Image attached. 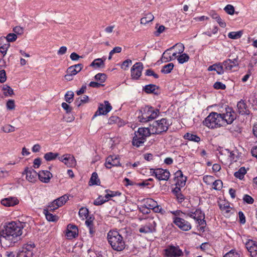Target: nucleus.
<instances>
[{"label":"nucleus","mask_w":257,"mask_h":257,"mask_svg":"<svg viewBox=\"0 0 257 257\" xmlns=\"http://www.w3.org/2000/svg\"><path fill=\"white\" fill-rule=\"evenodd\" d=\"M225 12L230 15H232L234 13V8L231 5H227L224 8Z\"/></svg>","instance_id":"nucleus-51"},{"label":"nucleus","mask_w":257,"mask_h":257,"mask_svg":"<svg viewBox=\"0 0 257 257\" xmlns=\"http://www.w3.org/2000/svg\"><path fill=\"white\" fill-rule=\"evenodd\" d=\"M5 38L0 39V52H1L4 56L6 54L8 49L10 46V44L8 43L4 44L3 41H5Z\"/></svg>","instance_id":"nucleus-36"},{"label":"nucleus","mask_w":257,"mask_h":257,"mask_svg":"<svg viewBox=\"0 0 257 257\" xmlns=\"http://www.w3.org/2000/svg\"><path fill=\"white\" fill-rule=\"evenodd\" d=\"M187 215L195 219L200 225H206L205 214L199 208L188 212Z\"/></svg>","instance_id":"nucleus-9"},{"label":"nucleus","mask_w":257,"mask_h":257,"mask_svg":"<svg viewBox=\"0 0 257 257\" xmlns=\"http://www.w3.org/2000/svg\"><path fill=\"white\" fill-rule=\"evenodd\" d=\"M89 98L87 95H84L82 97H79L75 101V104L78 107H79L82 103H85L88 102Z\"/></svg>","instance_id":"nucleus-41"},{"label":"nucleus","mask_w":257,"mask_h":257,"mask_svg":"<svg viewBox=\"0 0 257 257\" xmlns=\"http://www.w3.org/2000/svg\"><path fill=\"white\" fill-rule=\"evenodd\" d=\"M23 174H26L27 180L32 183L37 180V177L38 176V173L34 169L28 167L25 168Z\"/></svg>","instance_id":"nucleus-19"},{"label":"nucleus","mask_w":257,"mask_h":257,"mask_svg":"<svg viewBox=\"0 0 257 257\" xmlns=\"http://www.w3.org/2000/svg\"><path fill=\"white\" fill-rule=\"evenodd\" d=\"M66 236L68 239H73L76 237L78 235V229L76 225L69 224L67 225L65 233Z\"/></svg>","instance_id":"nucleus-20"},{"label":"nucleus","mask_w":257,"mask_h":257,"mask_svg":"<svg viewBox=\"0 0 257 257\" xmlns=\"http://www.w3.org/2000/svg\"><path fill=\"white\" fill-rule=\"evenodd\" d=\"M208 71H215L218 74L221 75L224 73V70L222 63H216L209 66L207 69Z\"/></svg>","instance_id":"nucleus-24"},{"label":"nucleus","mask_w":257,"mask_h":257,"mask_svg":"<svg viewBox=\"0 0 257 257\" xmlns=\"http://www.w3.org/2000/svg\"><path fill=\"white\" fill-rule=\"evenodd\" d=\"M74 93L72 91H68L64 96L65 100L68 103H71L73 100Z\"/></svg>","instance_id":"nucleus-43"},{"label":"nucleus","mask_w":257,"mask_h":257,"mask_svg":"<svg viewBox=\"0 0 257 257\" xmlns=\"http://www.w3.org/2000/svg\"><path fill=\"white\" fill-rule=\"evenodd\" d=\"M3 90L4 91V93L6 96H11L14 94L13 89L8 85H5L3 88Z\"/></svg>","instance_id":"nucleus-48"},{"label":"nucleus","mask_w":257,"mask_h":257,"mask_svg":"<svg viewBox=\"0 0 257 257\" xmlns=\"http://www.w3.org/2000/svg\"><path fill=\"white\" fill-rule=\"evenodd\" d=\"M213 189L215 190H220L223 186V183L220 180L213 181L212 183Z\"/></svg>","instance_id":"nucleus-44"},{"label":"nucleus","mask_w":257,"mask_h":257,"mask_svg":"<svg viewBox=\"0 0 257 257\" xmlns=\"http://www.w3.org/2000/svg\"><path fill=\"white\" fill-rule=\"evenodd\" d=\"M68 199L69 197L66 195H64L54 200V203L57 207H60L63 205Z\"/></svg>","instance_id":"nucleus-28"},{"label":"nucleus","mask_w":257,"mask_h":257,"mask_svg":"<svg viewBox=\"0 0 257 257\" xmlns=\"http://www.w3.org/2000/svg\"><path fill=\"white\" fill-rule=\"evenodd\" d=\"M19 203V200L16 197H8L1 200V204L7 207L14 206Z\"/></svg>","instance_id":"nucleus-23"},{"label":"nucleus","mask_w":257,"mask_h":257,"mask_svg":"<svg viewBox=\"0 0 257 257\" xmlns=\"http://www.w3.org/2000/svg\"><path fill=\"white\" fill-rule=\"evenodd\" d=\"M189 56L187 54L184 53L178 56L177 60L179 63L183 64L185 62H187L189 60Z\"/></svg>","instance_id":"nucleus-47"},{"label":"nucleus","mask_w":257,"mask_h":257,"mask_svg":"<svg viewBox=\"0 0 257 257\" xmlns=\"http://www.w3.org/2000/svg\"><path fill=\"white\" fill-rule=\"evenodd\" d=\"M166 254L168 257H179L183 255L182 251L179 246H169L165 249Z\"/></svg>","instance_id":"nucleus-14"},{"label":"nucleus","mask_w":257,"mask_h":257,"mask_svg":"<svg viewBox=\"0 0 257 257\" xmlns=\"http://www.w3.org/2000/svg\"><path fill=\"white\" fill-rule=\"evenodd\" d=\"M157 202L151 198H148L146 199L145 201V203L142 208H145V209H153L154 207L156 206L157 204Z\"/></svg>","instance_id":"nucleus-30"},{"label":"nucleus","mask_w":257,"mask_h":257,"mask_svg":"<svg viewBox=\"0 0 257 257\" xmlns=\"http://www.w3.org/2000/svg\"><path fill=\"white\" fill-rule=\"evenodd\" d=\"M58 153L48 152L44 155V158L47 161H51L55 160L56 158L58 157Z\"/></svg>","instance_id":"nucleus-38"},{"label":"nucleus","mask_w":257,"mask_h":257,"mask_svg":"<svg viewBox=\"0 0 257 257\" xmlns=\"http://www.w3.org/2000/svg\"><path fill=\"white\" fill-rule=\"evenodd\" d=\"M111 109L112 106L110 104L108 101L105 100L104 101V104H100L93 117L97 115L106 114Z\"/></svg>","instance_id":"nucleus-13"},{"label":"nucleus","mask_w":257,"mask_h":257,"mask_svg":"<svg viewBox=\"0 0 257 257\" xmlns=\"http://www.w3.org/2000/svg\"><path fill=\"white\" fill-rule=\"evenodd\" d=\"M2 130L5 133H8L14 132L15 131V129L14 126L10 124H6L3 127Z\"/></svg>","instance_id":"nucleus-53"},{"label":"nucleus","mask_w":257,"mask_h":257,"mask_svg":"<svg viewBox=\"0 0 257 257\" xmlns=\"http://www.w3.org/2000/svg\"><path fill=\"white\" fill-rule=\"evenodd\" d=\"M152 133L150 127H140L135 133L133 137L132 144L137 147L143 146L146 141V138L149 137Z\"/></svg>","instance_id":"nucleus-3"},{"label":"nucleus","mask_w":257,"mask_h":257,"mask_svg":"<svg viewBox=\"0 0 257 257\" xmlns=\"http://www.w3.org/2000/svg\"><path fill=\"white\" fill-rule=\"evenodd\" d=\"M174 66V65L172 63H169L167 65H164L162 67L161 71L162 73L164 74L170 73L173 70Z\"/></svg>","instance_id":"nucleus-39"},{"label":"nucleus","mask_w":257,"mask_h":257,"mask_svg":"<svg viewBox=\"0 0 257 257\" xmlns=\"http://www.w3.org/2000/svg\"><path fill=\"white\" fill-rule=\"evenodd\" d=\"M100 183V180L98 178V175L96 172H93L89 181L90 185H98Z\"/></svg>","instance_id":"nucleus-35"},{"label":"nucleus","mask_w":257,"mask_h":257,"mask_svg":"<svg viewBox=\"0 0 257 257\" xmlns=\"http://www.w3.org/2000/svg\"><path fill=\"white\" fill-rule=\"evenodd\" d=\"M58 159L64 163L68 167H73L76 164L75 158L70 154H65L61 157H59Z\"/></svg>","instance_id":"nucleus-16"},{"label":"nucleus","mask_w":257,"mask_h":257,"mask_svg":"<svg viewBox=\"0 0 257 257\" xmlns=\"http://www.w3.org/2000/svg\"><path fill=\"white\" fill-rule=\"evenodd\" d=\"M203 182L207 185H210L212 184L214 180V177L212 176H205L203 178Z\"/></svg>","instance_id":"nucleus-52"},{"label":"nucleus","mask_w":257,"mask_h":257,"mask_svg":"<svg viewBox=\"0 0 257 257\" xmlns=\"http://www.w3.org/2000/svg\"><path fill=\"white\" fill-rule=\"evenodd\" d=\"M213 87L216 89H221L224 90L226 88V86L224 84L222 83L221 82H216L214 85Z\"/></svg>","instance_id":"nucleus-57"},{"label":"nucleus","mask_w":257,"mask_h":257,"mask_svg":"<svg viewBox=\"0 0 257 257\" xmlns=\"http://www.w3.org/2000/svg\"><path fill=\"white\" fill-rule=\"evenodd\" d=\"M7 107L9 110L14 109L15 107L14 100L12 99L9 100L7 103Z\"/></svg>","instance_id":"nucleus-62"},{"label":"nucleus","mask_w":257,"mask_h":257,"mask_svg":"<svg viewBox=\"0 0 257 257\" xmlns=\"http://www.w3.org/2000/svg\"><path fill=\"white\" fill-rule=\"evenodd\" d=\"M141 114L138 119L141 122H147L156 118L159 114V110L153 107L146 106L140 110Z\"/></svg>","instance_id":"nucleus-4"},{"label":"nucleus","mask_w":257,"mask_h":257,"mask_svg":"<svg viewBox=\"0 0 257 257\" xmlns=\"http://www.w3.org/2000/svg\"><path fill=\"white\" fill-rule=\"evenodd\" d=\"M5 38L6 43H9V42L15 41L17 39V36L16 34L14 33H10L7 36L6 38Z\"/></svg>","instance_id":"nucleus-46"},{"label":"nucleus","mask_w":257,"mask_h":257,"mask_svg":"<svg viewBox=\"0 0 257 257\" xmlns=\"http://www.w3.org/2000/svg\"><path fill=\"white\" fill-rule=\"evenodd\" d=\"M242 35V32L241 31L231 32L228 33V37L229 38L231 39H237L240 38Z\"/></svg>","instance_id":"nucleus-42"},{"label":"nucleus","mask_w":257,"mask_h":257,"mask_svg":"<svg viewBox=\"0 0 257 257\" xmlns=\"http://www.w3.org/2000/svg\"><path fill=\"white\" fill-rule=\"evenodd\" d=\"M52 173L47 170H41L38 173L39 180L43 183H48L52 178Z\"/></svg>","instance_id":"nucleus-22"},{"label":"nucleus","mask_w":257,"mask_h":257,"mask_svg":"<svg viewBox=\"0 0 257 257\" xmlns=\"http://www.w3.org/2000/svg\"><path fill=\"white\" fill-rule=\"evenodd\" d=\"M223 121L220 113L215 112H211L203 121V124L208 128H214L222 126Z\"/></svg>","instance_id":"nucleus-5"},{"label":"nucleus","mask_w":257,"mask_h":257,"mask_svg":"<svg viewBox=\"0 0 257 257\" xmlns=\"http://www.w3.org/2000/svg\"><path fill=\"white\" fill-rule=\"evenodd\" d=\"M119 157L116 155H110L106 159L105 166L107 169H110L113 166H120Z\"/></svg>","instance_id":"nucleus-15"},{"label":"nucleus","mask_w":257,"mask_h":257,"mask_svg":"<svg viewBox=\"0 0 257 257\" xmlns=\"http://www.w3.org/2000/svg\"><path fill=\"white\" fill-rule=\"evenodd\" d=\"M151 173L152 175H154L159 180L167 181L170 177V172L167 170H164L162 168L156 169H151Z\"/></svg>","instance_id":"nucleus-11"},{"label":"nucleus","mask_w":257,"mask_h":257,"mask_svg":"<svg viewBox=\"0 0 257 257\" xmlns=\"http://www.w3.org/2000/svg\"><path fill=\"white\" fill-rule=\"evenodd\" d=\"M173 223L182 230L188 231L191 229V223L180 217H173Z\"/></svg>","instance_id":"nucleus-10"},{"label":"nucleus","mask_w":257,"mask_h":257,"mask_svg":"<svg viewBox=\"0 0 257 257\" xmlns=\"http://www.w3.org/2000/svg\"><path fill=\"white\" fill-rule=\"evenodd\" d=\"M54 203V200L52 202L49 203L47 206L45 208H44V209L48 210V211H53L55 210L58 209L59 207H57Z\"/></svg>","instance_id":"nucleus-59"},{"label":"nucleus","mask_w":257,"mask_h":257,"mask_svg":"<svg viewBox=\"0 0 257 257\" xmlns=\"http://www.w3.org/2000/svg\"><path fill=\"white\" fill-rule=\"evenodd\" d=\"M143 65L141 62L136 63L131 68V76L134 79H138L142 75Z\"/></svg>","instance_id":"nucleus-17"},{"label":"nucleus","mask_w":257,"mask_h":257,"mask_svg":"<svg viewBox=\"0 0 257 257\" xmlns=\"http://www.w3.org/2000/svg\"><path fill=\"white\" fill-rule=\"evenodd\" d=\"M175 47V46H173L171 47V48L168 49L167 50H166L163 54L161 60L162 62H168L169 61H171L173 60V57H171L170 55V54L169 53H168V51H170L173 49Z\"/></svg>","instance_id":"nucleus-32"},{"label":"nucleus","mask_w":257,"mask_h":257,"mask_svg":"<svg viewBox=\"0 0 257 257\" xmlns=\"http://www.w3.org/2000/svg\"><path fill=\"white\" fill-rule=\"evenodd\" d=\"M223 121H221L222 125L225 123L231 124L236 118V114L232 107L227 106L225 107V112L220 113Z\"/></svg>","instance_id":"nucleus-8"},{"label":"nucleus","mask_w":257,"mask_h":257,"mask_svg":"<svg viewBox=\"0 0 257 257\" xmlns=\"http://www.w3.org/2000/svg\"><path fill=\"white\" fill-rule=\"evenodd\" d=\"M238 112L243 115L246 113V104L243 100L239 101L237 104Z\"/></svg>","instance_id":"nucleus-31"},{"label":"nucleus","mask_w":257,"mask_h":257,"mask_svg":"<svg viewBox=\"0 0 257 257\" xmlns=\"http://www.w3.org/2000/svg\"><path fill=\"white\" fill-rule=\"evenodd\" d=\"M106 58L103 57L102 58H97L94 59L93 62L91 63L90 66L96 67V68L104 67V61Z\"/></svg>","instance_id":"nucleus-29"},{"label":"nucleus","mask_w":257,"mask_h":257,"mask_svg":"<svg viewBox=\"0 0 257 257\" xmlns=\"http://www.w3.org/2000/svg\"><path fill=\"white\" fill-rule=\"evenodd\" d=\"M223 257H240V254L236 252L233 251L231 250L226 253Z\"/></svg>","instance_id":"nucleus-58"},{"label":"nucleus","mask_w":257,"mask_h":257,"mask_svg":"<svg viewBox=\"0 0 257 257\" xmlns=\"http://www.w3.org/2000/svg\"><path fill=\"white\" fill-rule=\"evenodd\" d=\"M95 79L97 81H99L100 83L104 82L106 79V75L104 73H99L95 76Z\"/></svg>","instance_id":"nucleus-49"},{"label":"nucleus","mask_w":257,"mask_h":257,"mask_svg":"<svg viewBox=\"0 0 257 257\" xmlns=\"http://www.w3.org/2000/svg\"><path fill=\"white\" fill-rule=\"evenodd\" d=\"M256 90H254L249 95L248 97V102L252 104V106L257 105V97H256Z\"/></svg>","instance_id":"nucleus-37"},{"label":"nucleus","mask_w":257,"mask_h":257,"mask_svg":"<svg viewBox=\"0 0 257 257\" xmlns=\"http://www.w3.org/2000/svg\"><path fill=\"white\" fill-rule=\"evenodd\" d=\"M170 124L166 118L160 120L154 121L152 124H150V128L152 134H161L166 132Z\"/></svg>","instance_id":"nucleus-6"},{"label":"nucleus","mask_w":257,"mask_h":257,"mask_svg":"<svg viewBox=\"0 0 257 257\" xmlns=\"http://www.w3.org/2000/svg\"><path fill=\"white\" fill-rule=\"evenodd\" d=\"M62 107L66 111L67 113L71 112L72 108L66 102H63L61 104Z\"/></svg>","instance_id":"nucleus-63"},{"label":"nucleus","mask_w":257,"mask_h":257,"mask_svg":"<svg viewBox=\"0 0 257 257\" xmlns=\"http://www.w3.org/2000/svg\"><path fill=\"white\" fill-rule=\"evenodd\" d=\"M223 67L226 71H234V68H237L239 64L238 57L233 59V60L228 59L224 61L222 63Z\"/></svg>","instance_id":"nucleus-12"},{"label":"nucleus","mask_w":257,"mask_h":257,"mask_svg":"<svg viewBox=\"0 0 257 257\" xmlns=\"http://www.w3.org/2000/svg\"><path fill=\"white\" fill-rule=\"evenodd\" d=\"M159 87L155 84H148L143 88V91L147 93H153L154 94H158Z\"/></svg>","instance_id":"nucleus-25"},{"label":"nucleus","mask_w":257,"mask_h":257,"mask_svg":"<svg viewBox=\"0 0 257 257\" xmlns=\"http://www.w3.org/2000/svg\"><path fill=\"white\" fill-rule=\"evenodd\" d=\"M132 63V61L130 59H127L123 62L122 65H121V68L123 69L124 70L127 69L129 65L131 64Z\"/></svg>","instance_id":"nucleus-64"},{"label":"nucleus","mask_w":257,"mask_h":257,"mask_svg":"<svg viewBox=\"0 0 257 257\" xmlns=\"http://www.w3.org/2000/svg\"><path fill=\"white\" fill-rule=\"evenodd\" d=\"M156 28H157V31L154 33L156 36H159L166 29L165 27L163 25H161L158 28L156 27Z\"/></svg>","instance_id":"nucleus-60"},{"label":"nucleus","mask_w":257,"mask_h":257,"mask_svg":"<svg viewBox=\"0 0 257 257\" xmlns=\"http://www.w3.org/2000/svg\"><path fill=\"white\" fill-rule=\"evenodd\" d=\"M245 247L251 257H257V243L252 239H248L245 242Z\"/></svg>","instance_id":"nucleus-18"},{"label":"nucleus","mask_w":257,"mask_h":257,"mask_svg":"<svg viewBox=\"0 0 257 257\" xmlns=\"http://www.w3.org/2000/svg\"><path fill=\"white\" fill-rule=\"evenodd\" d=\"M219 208L222 211H224L226 213H228L230 212V206L228 204H219Z\"/></svg>","instance_id":"nucleus-61"},{"label":"nucleus","mask_w":257,"mask_h":257,"mask_svg":"<svg viewBox=\"0 0 257 257\" xmlns=\"http://www.w3.org/2000/svg\"><path fill=\"white\" fill-rule=\"evenodd\" d=\"M121 47H114L110 52H109V56H108V60H111V58H112V56L113 54H114V53H120L121 51Z\"/></svg>","instance_id":"nucleus-55"},{"label":"nucleus","mask_w":257,"mask_h":257,"mask_svg":"<svg viewBox=\"0 0 257 257\" xmlns=\"http://www.w3.org/2000/svg\"><path fill=\"white\" fill-rule=\"evenodd\" d=\"M51 212L52 211L44 209L43 213L45 215L46 219L50 222L57 221L59 219V217L57 215L53 214Z\"/></svg>","instance_id":"nucleus-26"},{"label":"nucleus","mask_w":257,"mask_h":257,"mask_svg":"<svg viewBox=\"0 0 257 257\" xmlns=\"http://www.w3.org/2000/svg\"><path fill=\"white\" fill-rule=\"evenodd\" d=\"M107 239L108 243L114 250L121 251L125 247L124 238L117 231H109L107 233Z\"/></svg>","instance_id":"nucleus-2"},{"label":"nucleus","mask_w":257,"mask_h":257,"mask_svg":"<svg viewBox=\"0 0 257 257\" xmlns=\"http://www.w3.org/2000/svg\"><path fill=\"white\" fill-rule=\"evenodd\" d=\"M89 211L87 208L81 207L79 211V215L80 217L87 218L88 216Z\"/></svg>","instance_id":"nucleus-45"},{"label":"nucleus","mask_w":257,"mask_h":257,"mask_svg":"<svg viewBox=\"0 0 257 257\" xmlns=\"http://www.w3.org/2000/svg\"><path fill=\"white\" fill-rule=\"evenodd\" d=\"M226 151L229 154V157L230 160L233 162H237L240 157L241 154L239 153L237 150L235 149L232 151H230L227 149Z\"/></svg>","instance_id":"nucleus-27"},{"label":"nucleus","mask_w":257,"mask_h":257,"mask_svg":"<svg viewBox=\"0 0 257 257\" xmlns=\"http://www.w3.org/2000/svg\"><path fill=\"white\" fill-rule=\"evenodd\" d=\"M34 243H27L24 245L23 247V252H27V251H31L35 247Z\"/></svg>","instance_id":"nucleus-50"},{"label":"nucleus","mask_w":257,"mask_h":257,"mask_svg":"<svg viewBox=\"0 0 257 257\" xmlns=\"http://www.w3.org/2000/svg\"><path fill=\"white\" fill-rule=\"evenodd\" d=\"M157 222L154 218H149L145 224L141 225L139 231L141 233L148 234L156 232Z\"/></svg>","instance_id":"nucleus-7"},{"label":"nucleus","mask_w":257,"mask_h":257,"mask_svg":"<svg viewBox=\"0 0 257 257\" xmlns=\"http://www.w3.org/2000/svg\"><path fill=\"white\" fill-rule=\"evenodd\" d=\"M175 185L181 187H184L186 184L187 177L183 175L181 170H178L175 173Z\"/></svg>","instance_id":"nucleus-21"},{"label":"nucleus","mask_w":257,"mask_h":257,"mask_svg":"<svg viewBox=\"0 0 257 257\" xmlns=\"http://www.w3.org/2000/svg\"><path fill=\"white\" fill-rule=\"evenodd\" d=\"M23 226L20 222H11L0 231V241L5 247L15 245L21 239Z\"/></svg>","instance_id":"nucleus-1"},{"label":"nucleus","mask_w":257,"mask_h":257,"mask_svg":"<svg viewBox=\"0 0 257 257\" xmlns=\"http://www.w3.org/2000/svg\"><path fill=\"white\" fill-rule=\"evenodd\" d=\"M184 138L185 140H188L195 142H199L200 141V138L198 136L189 133L185 134Z\"/></svg>","instance_id":"nucleus-34"},{"label":"nucleus","mask_w":257,"mask_h":257,"mask_svg":"<svg viewBox=\"0 0 257 257\" xmlns=\"http://www.w3.org/2000/svg\"><path fill=\"white\" fill-rule=\"evenodd\" d=\"M246 171L244 167H241L238 171L235 172L234 176L240 180L242 179L244 175L246 174Z\"/></svg>","instance_id":"nucleus-40"},{"label":"nucleus","mask_w":257,"mask_h":257,"mask_svg":"<svg viewBox=\"0 0 257 257\" xmlns=\"http://www.w3.org/2000/svg\"><path fill=\"white\" fill-rule=\"evenodd\" d=\"M154 19V17L151 13H147L141 19V24L146 25L152 21Z\"/></svg>","instance_id":"nucleus-33"},{"label":"nucleus","mask_w":257,"mask_h":257,"mask_svg":"<svg viewBox=\"0 0 257 257\" xmlns=\"http://www.w3.org/2000/svg\"><path fill=\"white\" fill-rule=\"evenodd\" d=\"M105 202V200H104V198L102 196H99L97 199H96L94 202L93 204L96 206H99L103 204Z\"/></svg>","instance_id":"nucleus-54"},{"label":"nucleus","mask_w":257,"mask_h":257,"mask_svg":"<svg viewBox=\"0 0 257 257\" xmlns=\"http://www.w3.org/2000/svg\"><path fill=\"white\" fill-rule=\"evenodd\" d=\"M243 200L244 202L249 204H252L254 202V199L247 194H245L243 196Z\"/></svg>","instance_id":"nucleus-56"}]
</instances>
